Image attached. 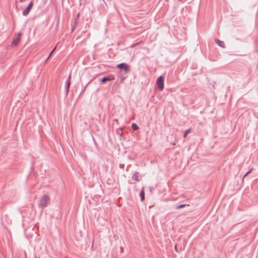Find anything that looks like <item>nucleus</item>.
I'll use <instances>...</instances> for the list:
<instances>
[{"mask_svg":"<svg viewBox=\"0 0 258 258\" xmlns=\"http://www.w3.org/2000/svg\"><path fill=\"white\" fill-rule=\"evenodd\" d=\"M174 249H175V250L176 251H177V252L178 251V249H177V245H176H176H175V246H174Z\"/></svg>","mask_w":258,"mask_h":258,"instance_id":"obj_21","label":"nucleus"},{"mask_svg":"<svg viewBox=\"0 0 258 258\" xmlns=\"http://www.w3.org/2000/svg\"><path fill=\"white\" fill-rule=\"evenodd\" d=\"M118 129H119V130H121H121H123V127H119V128H118Z\"/></svg>","mask_w":258,"mask_h":258,"instance_id":"obj_24","label":"nucleus"},{"mask_svg":"<svg viewBox=\"0 0 258 258\" xmlns=\"http://www.w3.org/2000/svg\"><path fill=\"white\" fill-rule=\"evenodd\" d=\"M31 9L28 6H27V7L24 9V10L22 12V15L24 16H27L29 13H30Z\"/></svg>","mask_w":258,"mask_h":258,"instance_id":"obj_9","label":"nucleus"},{"mask_svg":"<svg viewBox=\"0 0 258 258\" xmlns=\"http://www.w3.org/2000/svg\"><path fill=\"white\" fill-rule=\"evenodd\" d=\"M139 172H138V171L135 172L132 175V178L136 181H139Z\"/></svg>","mask_w":258,"mask_h":258,"instance_id":"obj_10","label":"nucleus"},{"mask_svg":"<svg viewBox=\"0 0 258 258\" xmlns=\"http://www.w3.org/2000/svg\"><path fill=\"white\" fill-rule=\"evenodd\" d=\"M116 68L123 71L124 73L128 74L130 72V67L126 62H121L117 64Z\"/></svg>","mask_w":258,"mask_h":258,"instance_id":"obj_2","label":"nucleus"},{"mask_svg":"<svg viewBox=\"0 0 258 258\" xmlns=\"http://www.w3.org/2000/svg\"><path fill=\"white\" fill-rule=\"evenodd\" d=\"M79 16H80V14H78L77 16V18L75 19H77L79 17Z\"/></svg>","mask_w":258,"mask_h":258,"instance_id":"obj_22","label":"nucleus"},{"mask_svg":"<svg viewBox=\"0 0 258 258\" xmlns=\"http://www.w3.org/2000/svg\"><path fill=\"white\" fill-rule=\"evenodd\" d=\"M115 79V77L113 75L110 74L107 76L103 77L100 80L102 84H105L107 82L111 81Z\"/></svg>","mask_w":258,"mask_h":258,"instance_id":"obj_5","label":"nucleus"},{"mask_svg":"<svg viewBox=\"0 0 258 258\" xmlns=\"http://www.w3.org/2000/svg\"><path fill=\"white\" fill-rule=\"evenodd\" d=\"M77 24V19H75L74 21V25L72 26L71 28V32H73L74 30L75 29L76 25Z\"/></svg>","mask_w":258,"mask_h":258,"instance_id":"obj_14","label":"nucleus"},{"mask_svg":"<svg viewBox=\"0 0 258 258\" xmlns=\"http://www.w3.org/2000/svg\"><path fill=\"white\" fill-rule=\"evenodd\" d=\"M89 84V83H88L86 84V86L85 87L84 89H83V90H82V91H81V94L85 92V90H86V88H87V86L88 85V84Z\"/></svg>","mask_w":258,"mask_h":258,"instance_id":"obj_19","label":"nucleus"},{"mask_svg":"<svg viewBox=\"0 0 258 258\" xmlns=\"http://www.w3.org/2000/svg\"><path fill=\"white\" fill-rule=\"evenodd\" d=\"M33 6V2L32 1H31V2L29 4V5L27 6H28L29 7H30V8H31L32 9Z\"/></svg>","mask_w":258,"mask_h":258,"instance_id":"obj_17","label":"nucleus"},{"mask_svg":"<svg viewBox=\"0 0 258 258\" xmlns=\"http://www.w3.org/2000/svg\"><path fill=\"white\" fill-rule=\"evenodd\" d=\"M71 80V74H70V75L68 76V79L65 83V91H66V96L68 95L69 91L70 85H71V83H70Z\"/></svg>","mask_w":258,"mask_h":258,"instance_id":"obj_6","label":"nucleus"},{"mask_svg":"<svg viewBox=\"0 0 258 258\" xmlns=\"http://www.w3.org/2000/svg\"><path fill=\"white\" fill-rule=\"evenodd\" d=\"M140 197L141 199V201H143L145 200V190L144 188L143 187L140 191Z\"/></svg>","mask_w":258,"mask_h":258,"instance_id":"obj_8","label":"nucleus"},{"mask_svg":"<svg viewBox=\"0 0 258 258\" xmlns=\"http://www.w3.org/2000/svg\"><path fill=\"white\" fill-rule=\"evenodd\" d=\"M132 127L133 130L137 131L139 129V127L138 124L136 123H133L132 124Z\"/></svg>","mask_w":258,"mask_h":258,"instance_id":"obj_11","label":"nucleus"},{"mask_svg":"<svg viewBox=\"0 0 258 258\" xmlns=\"http://www.w3.org/2000/svg\"><path fill=\"white\" fill-rule=\"evenodd\" d=\"M56 48V46H55L53 48V49L51 50V51L50 52V53H49V57H50V56L52 55V54L53 53V52L55 51V49Z\"/></svg>","mask_w":258,"mask_h":258,"instance_id":"obj_18","label":"nucleus"},{"mask_svg":"<svg viewBox=\"0 0 258 258\" xmlns=\"http://www.w3.org/2000/svg\"><path fill=\"white\" fill-rule=\"evenodd\" d=\"M25 1V0H20V2L21 3H23V2H24Z\"/></svg>","mask_w":258,"mask_h":258,"instance_id":"obj_25","label":"nucleus"},{"mask_svg":"<svg viewBox=\"0 0 258 258\" xmlns=\"http://www.w3.org/2000/svg\"><path fill=\"white\" fill-rule=\"evenodd\" d=\"M93 141H94V143H95V139H94V138L93 137Z\"/></svg>","mask_w":258,"mask_h":258,"instance_id":"obj_26","label":"nucleus"},{"mask_svg":"<svg viewBox=\"0 0 258 258\" xmlns=\"http://www.w3.org/2000/svg\"><path fill=\"white\" fill-rule=\"evenodd\" d=\"M187 205L186 204H181V205L177 206L175 207V209L177 210L180 209L185 207Z\"/></svg>","mask_w":258,"mask_h":258,"instance_id":"obj_13","label":"nucleus"},{"mask_svg":"<svg viewBox=\"0 0 258 258\" xmlns=\"http://www.w3.org/2000/svg\"><path fill=\"white\" fill-rule=\"evenodd\" d=\"M120 82H122L126 78V76H123V75H121L120 76Z\"/></svg>","mask_w":258,"mask_h":258,"instance_id":"obj_16","label":"nucleus"},{"mask_svg":"<svg viewBox=\"0 0 258 258\" xmlns=\"http://www.w3.org/2000/svg\"><path fill=\"white\" fill-rule=\"evenodd\" d=\"M164 78L163 76H159L156 80V84L159 90L162 91L163 90L164 84Z\"/></svg>","mask_w":258,"mask_h":258,"instance_id":"obj_3","label":"nucleus"},{"mask_svg":"<svg viewBox=\"0 0 258 258\" xmlns=\"http://www.w3.org/2000/svg\"><path fill=\"white\" fill-rule=\"evenodd\" d=\"M21 33L19 32L17 33L13 38L11 44L13 46H17L21 40Z\"/></svg>","mask_w":258,"mask_h":258,"instance_id":"obj_4","label":"nucleus"},{"mask_svg":"<svg viewBox=\"0 0 258 258\" xmlns=\"http://www.w3.org/2000/svg\"><path fill=\"white\" fill-rule=\"evenodd\" d=\"M215 41L216 44L218 45H219L220 47H221L222 48L226 47V46H225V43L224 41H223L219 39H216Z\"/></svg>","mask_w":258,"mask_h":258,"instance_id":"obj_7","label":"nucleus"},{"mask_svg":"<svg viewBox=\"0 0 258 258\" xmlns=\"http://www.w3.org/2000/svg\"><path fill=\"white\" fill-rule=\"evenodd\" d=\"M49 201V198L48 196H42L39 200L38 203V207L40 208H44L46 207Z\"/></svg>","mask_w":258,"mask_h":258,"instance_id":"obj_1","label":"nucleus"},{"mask_svg":"<svg viewBox=\"0 0 258 258\" xmlns=\"http://www.w3.org/2000/svg\"><path fill=\"white\" fill-rule=\"evenodd\" d=\"M49 58H50V57H49V56H48L47 57V58H46V60H45V62H46V61L48 60V59H49Z\"/></svg>","mask_w":258,"mask_h":258,"instance_id":"obj_23","label":"nucleus"},{"mask_svg":"<svg viewBox=\"0 0 258 258\" xmlns=\"http://www.w3.org/2000/svg\"><path fill=\"white\" fill-rule=\"evenodd\" d=\"M119 166L120 168H123L124 167V165L123 164H120Z\"/></svg>","mask_w":258,"mask_h":258,"instance_id":"obj_20","label":"nucleus"},{"mask_svg":"<svg viewBox=\"0 0 258 258\" xmlns=\"http://www.w3.org/2000/svg\"><path fill=\"white\" fill-rule=\"evenodd\" d=\"M253 170V168H252L251 169H250V170L248 171L243 176V180L244 179V178L246 176H247L251 172V171H252Z\"/></svg>","mask_w":258,"mask_h":258,"instance_id":"obj_15","label":"nucleus"},{"mask_svg":"<svg viewBox=\"0 0 258 258\" xmlns=\"http://www.w3.org/2000/svg\"><path fill=\"white\" fill-rule=\"evenodd\" d=\"M191 130L190 128H188L187 130H185L183 132V138H186L187 135L190 133Z\"/></svg>","mask_w":258,"mask_h":258,"instance_id":"obj_12","label":"nucleus"}]
</instances>
